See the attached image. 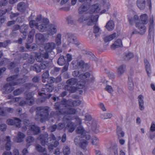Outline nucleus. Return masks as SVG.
Instances as JSON below:
<instances>
[{"mask_svg": "<svg viewBox=\"0 0 155 155\" xmlns=\"http://www.w3.org/2000/svg\"><path fill=\"white\" fill-rule=\"evenodd\" d=\"M86 84L85 80L80 81L77 84V88L78 89H82L85 87Z\"/></svg>", "mask_w": 155, "mask_h": 155, "instance_id": "obj_38", "label": "nucleus"}, {"mask_svg": "<svg viewBox=\"0 0 155 155\" xmlns=\"http://www.w3.org/2000/svg\"><path fill=\"white\" fill-rule=\"evenodd\" d=\"M91 129L95 133L97 134L99 133V126L97 125L96 121H93L92 123Z\"/></svg>", "mask_w": 155, "mask_h": 155, "instance_id": "obj_32", "label": "nucleus"}, {"mask_svg": "<svg viewBox=\"0 0 155 155\" xmlns=\"http://www.w3.org/2000/svg\"><path fill=\"white\" fill-rule=\"evenodd\" d=\"M17 74L14 75L7 78V81H11V82H13L15 81L16 79L18 78Z\"/></svg>", "mask_w": 155, "mask_h": 155, "instance_id": "obj_52", "label": "nucleus"}, {"mask_svg": "<svg viewBox=\"0 0 155 155\" xmlns=\"http://www.w3.org/2000/svg\"><path fill=\"white\" fill-rule=\"evenodd\" d=\"M138 102L140 109L142 110L144 109L143 97L141 95H140L138 97Z\"/></svg>", "mask_w": 155, "mask_h": 155, "instance_id": "obj_28", "label": "nucleus"}, {"mask_svg": "<svg viewBox=\"0 0 155 155\" xmlns=\"http://www.w3.org/2000/svg\"><path fill=\"white\" fill-rule=\"evenodd\" d=\"M81 103V101L79 100H77L74 101L73 102H71V104L73 105L74 106H77L80 105Z\"/></svg>", "mask_w": 155, "mask_h": 155, "instance_id": "obj_62", "label": "nucleus"}, {"mask_svg": "<svg viewBox=\"0 0 155 155\" xmlns=\"http://www.w3.org/2000/svg\"><path fill=\"white\" fill-rule=\"evenodd\" d=\"M116 36V33H114L112 35L105 37L104 38V40L106 42H108L115 38Z\"/></svg>", "mask_w": 155, "mask_h": 155, "instance_id": "obj_35", "label": "nucleus"}, {"mask_svg": "<svg viewBox=\"0 0 155 155\" xmlns=\"http://www.w3.org/2000/svg\"><path fill=\"white\" fill-rule=\"evenodd\" d=\"M12 82H10L5 84L2 89L3 93L5 94H8L12 92L14 90V88L12 86Z\"/></svg>", "mask_w": 155, "mask_h": 155, "instance_id": "obj_15", "label": "nucleus"}, {"mask_svg": "<svg viewBox=\"0 0 155 155\" xmlns=\"http://www.w3.org/2000/svg\"><path fill=\"white\" fill-rule=\"evenodd\" d=\"M61 35L60 33L58 34L55 37V41L57 45H60L61 44Z\"/></svg>", "mask_w": 155, "mask_h": 155, "instance_id": "obj_39", "label": "nucleus"}, {"mask_svg": "<svg viewBox=\"0 0 155 155\" xmlns=\"http://www.w3.org/2000/svg\"><path fill=\"white\" fill-rule=\"evenodd\" d=\"M91 3H84L78 8V12L79 14L87 13V12L91 6Z\"/></svg>", "mask_w": 155, "mask_h": 155, "instance_id": "obj_14", "label": "nucleus"}, {"mask_svg": "<svg viewBox=\"0 0 155 155\" xmlns=\"http://www.w3.org/2000/svg\"><path fill=\"white\" fill-rule=\"evenodd\" d=\"M48 34L52 35L55 34L57 32V26L51 24L48 25Z\"/></svg>", "mask_w": 155, "mask_h": 155, "instance_id": "obj_18", "label": "nucleus"}, {"mask_svg": "<svg viewBox=\"0 0 155 155\" xmlns=\"http://www.w3.org/2000/svg\"><path fill=\"white\" fill-rule=\"evenodd\" d=\"M100 10V8L98 4H96L92 6V7L90 10L89 13L91 14L94 12L98 13Z\"/></svg>", "mask_w": 155, "mask_h": 155, "instance_id": "obj_24", "label": "nucleus"}, {"mask_svg": "<svg viewBox=\"0 0 155 155\" xmlns=\"http://www.w3.org/2000/svg\"><path fill=\"white\" fill-rule=\"evenodd\" d=\"M140 21L141 24L143 25L147 24L149 21V34L147 42L148 44L153 43L154 44V23L153 17H150L149 20L148 16L146 14H143L140 16Z\"/></svg>", "mask_w": 155, "mask_h": 155, "instance_id": "obj_1", "label": "nucleus"}, {"mask_svg": "<svg viewBox=\"0 0 155 155\" xmlns=\"http://www.w3.org/2000/svg\"><path fill=\"white\" fill-rule=\"evenodd\" d=\"M88 142L85 140H81V143L79 145L81 147L84 148L87 145Z\"/></svg>", "mask_w": 155, "mask_h": 155, "instance_id": "obj_58", "label": "nucleus"}, {"mask_svg": "<svg viewBox=\"0 0 155 155\" xmlns=\"http://www.w3.org/2000/svg\"><path fill=\"white\" fill-rule=\"evenodd\" d=\"M29 130L28 131V135H37L40 132V128L35 125H32L28 128Z\"/></svg>", "mask_w": 155, "mask_h": 155, "instance_id": "obj_13", "label": "nucleus"}, {"mask_svg": "<svg viewBox=\"0 0 155 155\" xmlns=\"http://www.w3.org/2000/svg\"><path fill=\"white\" fill-rule=\"evenodd\" d=\"M91 143L94 145L97 146L99 143V140L95 136H93L91 137Z\"/></svg>", "mask_w": 155, "mask_h": 155, "instance_id": "obj_44", "label": "nucleus"}, {"mask_svg": "<svg viewBox=\"0 0 155 155\" xmlns=\"http://www.w3.org/2000/svg\"><path fill=\"white\" fill-rule=\"evenodd\" d=\"M128 88L129 90L133 91L134 88V85L133 82V80L131 78H128Z\"/></svg>", "mask_w": 155, "mask_h": 155, "instance_id": "obj_49", "label": "nucleus"}, {"mask_svg": "<svg viewBox=\"0 0 155 155\" xmlns=\"http://www.w3.org/2000/svg\"><path fill=\"white\" fill-rule=\"evenodd\" d=\"M23 91L22 88H18L13 91V94L15 96L18 95L22 93Z\"/></svg>", "mask_w": 155, "mask_h": 155, "instance_id": "obj_57", "label": "nucleus"}, {"mask_svg": "<svg viewBox=\"0 0 155 155\" xmlns=\"http://www.w3.org/2000/svg\"><path fill=\"white\" fill-rule=\"evenodd\" d=\"M26 101L27 105H31L34 104L35 100L34 99H26Z\"/></svg>", "mask_w": 155, "mask_h": 155, "instance_id": "obj_60", "label": "nucleus"}, {"mask_svg": "<svg viewBox=\"0 0 155 155\" xmlns=\"http://www.w3.org/2000/svg\"><path fill=\"white\" fill-rule=\"evenodd\" d=\"M63 153L64 155H68L71 153L70 148L67 146H64L63 148Z\"/></svg>", "mask_w": 155, "mask_h": 155, "instance_id": "obj_46", "label": "nucleus"}, {"mask_svg": "<svg viewBox=\"0 0 155 155\" xmlns=\"http://www.w3.org/2000/svg\"><path fill=\"white\" fill-rule=\"evenodd\" d=\"M126 70V65L125 64H122L119 66L117 69V76L120 77L125 72Z\"/></svg>", "mask_w": 155, "mask_h": 155, "instance_id": "obj_16", "label": "nucleus"}, {"mask_svg": "<svg viewBox=\"0 0 155 155\" xmlns=\"http://www.w3.org/2000/svg\"><path fill=\"white\" fill-rule=\"evenodd\" d=\"M71 64L73 66V67L75 68H81L82 71L86 70V67L87 66V65L84 64V62L82 60L78 62L77 60H74L72 62Z\"/></svg>", "mask_w": 155, "mask_h": 155, "instance_id": "obj_10", "label": "nucleus"}, {"mask_svg": "<svg viewBox=\"0 0 155 155\" xmlns=\"http://www.w3.org/2000/svg\"><path fill=\"white\" fill-rule=\"evenodd\" d=\"M35 29H32L29 32L28 35V44H30L32 42L33 39V36L35 33Z\"/></svg>", "mask_w": 155, "mask_h": 155, "instance_id": "obj_31", "label": "nucleus"}, {"mask_svg": "<svg viewBox=\"0 0 155 155\" xmlns=\"http://www.w3.org/2000/svg\"><path fill=\"white\" fill-rule=\"evenodd\" d=\"M7 142L5 144V147L6 150H9L11 149V139L10 137L8 136H7L6 137V140H5Z\"/></svg>", "mask_w": 155, "mask_h": 155, "instance_id": "obj_41", "label": "nucleus"}, {"mask_svg": "<svg viewBox=\"0 0 155 155\" xmlns=\"http://www.w3.org/2000/svg\"><path fill=\"white\" fill-rule=\"evenodd\" d=\"M56 47V44L52 42L47 43L45 44V49L47 52H51Z\"/></svg>", "mask_w": 155, "mask_h": 155, "instance_id": "obj_17", "label": "nucleus"}, {"mask_svg": "<svg viewBox=\"0 0 155 155\" xmlns=\"http://www.w3.org/2000/svg\"><path fill=\"white\" fill-rule=\"evenodd\" d=\"M70 103V101L63 99L61 103H56L54 105V108L55 110H58V111L60 110L61 109H66L67 108L71 106Z\"/></svg>", "mask_w": 155, "mask_h": 155, "instance_id": "obj_7", "label": "nucleus"}, {"mask_svg": "<svg viewBox=\"0 0 155 155\" xmlns=\"http://www.w3.org/2000/svg\"><path fill=\"white\" fill-rule=\"evenodd\" d=\"M53 87L51 85L48 84H47L45 88H43L41 89V91L43 92L42 93L38 92V94L40 96L45 95L41 99H40V101L42 103L44 102L46 98H49L52 95L51 94H45L46 92H51L53 90Z\"/></svg>", "mask_w": 155, "mask_h": 155, "instance_id": "obj_6", "label": "nucleus"}, {"mask_svg": "<svg viewBox=\"0 0 155 155\" xmlns=\"http://www.w3.org/2000/svg\"><path fill=\"white\" fill-rule=\"evenodd\" d=\"M64 88L65 90L69 91L72 93L75 92L77 89L76 87H75L72 86L69 84L65 85L64 86Z\"/></svg>", "mask_w": 155, "mask_h": 155, "instance_id": "obj_33", "label": "nucleus"}, {"mask_svg": "<svg viewBox=\"0 0 155 155\" xmlns=\"http://www.w3.org/2000/svg\"><path fill=\"white\" fill-rule=\"evenodd\" d=\"M21 120L19 118L15 117L13 119H8L7 120V124L9 125H15L17 127L19 128L21 126Z\"/></svg>", "mask_w": 155, "mask_h": 155, "instance_id": "obj_12", "label": "nucleus"}, {"mask_svg": "<svg viewBox=\"0 0 155 155\" xmlns=\"http://www.w3.org/2000/svg\"><path fill=\"white\" fill-rule=\"evenodd\" d=\"M76 132L77 134L80 135L81 138H84L85 131L83 127L81 125L78 127L76 130Z\"/></svg>", "mask_w": 155, "mask_h": 155, "instance_id": "obj_21", "label": "nucleus"}, {"mask_svg": "<svg viewBox=\"0 0 155 155\" xmlns=\"http://www.w3.org/2000/svg\"><path fill=\"white\" fill-rule=\"evenodd\" d=\"M48 20L46 18L44 19L41 24L38 25L37 29L41 32L46 31L48 30Z\"/></svg>", "mask_w": 155, "mask_h": 155, "instance_id": "obj_11", "label": "nucleus"}, {"mask_svg": "<svg viewBox=\"0 0 155 155\" xmlns=\"http://www.w3.org/2000/svg\"><path fill=\"white\" fill-rule=\"evenodd\" d=\"M25 80L24 78H21L16 79L15 82H12V85L13 86L18 85L20 84L23 83L25 82Z\"/></svg>", "mask_w": 155, "mask_h": 155, "instance_id": "obj_47", "label": "nucleus"}, {"mask_svg": "<svg viewBox=\"0 0 155 155\" xmlns=\"http://www.w3.org/2000/svg\"><path fill=\"white\" fill-rule=\"evenodd\" d=\"M134 56L133 53L129 52H127L123 54V58L125 61H127L132 58Z\"/></svg>", "mask_w": 155, "mask_h": 155, "instance_id": "obj_23", "label": "nucleus"}, {"mask_svg": "<svg viewBox=\"0 0 155 155\" xmlns=\"http://www.w3.org/2000/svg\"><path fill=\"white\" fill-rule=\"evenodd\" d=\"M99 15H96L95 16L91 15L86 16L82 14H79L78 21L80 23H82L85 21H87V25L89 26L92 25L97 23V21Z\"/></svg>", "mask_w": 155, "mask_h": 155, "instance_id": "obj_4", "label": "nucleus"}, {"mask_svg": "<svg viewBox=\"0 0 155 155\" xmlns=\"http://www.w3.org/2000/svg\"><path fill=\"white\" fill-rule=\"evenodd\" d=\"M35 140L34 138L31 136H28L26 139V142L28 143H30L34 142Z\"/></svg>", "mask_w": 155, "mask_h": 155, "instance_id": "obj_63", "label": "nucleus"}, {"mask_svg": "<svg viewBox=\"0 0 155 155\" xmlns=\"http://www.w3.org/2000/svg\"><path fill=\"white\" fill-rule=\"evenodd\" d=\"M35 57L37 61L40 62L43 61V59L41 54L37 53L36 54Z\"/></svg>", "mask_w": 155, "mask_h": 155, "instance_id": "obj_54", "label": "nucleus"}, {"mask_svg": "<svg viewBox=\"0 0 155 155\" xmlns=\"http://www.w3.org/2000/svg\"><path fill=\"white\" fill-rule=\"evenodd\" d=\"M35 38L37 40H38L42 43H44L45 40L44 36L41 33L36 34L35 35Z\"/></svg>", "mask_w": 155, "mask_h": 155, "instance_id": "obj_34", "label": "nucleus"}, {"mask_svg": "<svg viewBox=\"0 0 155 155\" xmlns=\"http://www.w3.org/2000/svg\"><path fill=\"white\" fill-rule=\"evenodd\" d=\"M66 37L68 42L74 44L78 47L80 44V42L77 40L76 37L73 34L68 33L66 35Z\"/></svg>", "mask_w": 155, "mask_h": 155, "instance_id": "obj_9", "label": "nucleus"}, {"mask_svg": "<svg viewBox=\"0 0 155 155\" xmlns=\"http://www.w3.org/2000/svg\"><path fill=\"white\" fill-rule=\"evenodd\" d=\"M106 28L109 31L112 30L114 27V21L111 20L109 21L106 25Z\"/></svg>", "mask_w": 155, "mask_h": 155, "instance_id": "obj_29", "label": "nucleus"}, {"mask_svg": "<svg viewBox=\"0 0 155 155\" xmlns=\"http://www.w3.org/2000/svg\"><path fill=\"white\" fill-rule=\"evenodd\" d=\"M63 119L65 122L68 123L66 127L68 129V132L70 133L72 132L75 129V126L74 123L71 121V117L70 116L65 115Z\"/></svg>", "mask_w": 155, "mask_h": 155, "instance_id": "obj_8", "label": "nucleus"}, {"mask_svg": "<svg viewBox=\"0 0 155 155\" xmlns=\"http://www.w3.org/2000/svg\"><path fill=\"white\" fill-rule=\"evenodd\" d=\"M38 25V24L36 23L35 20H31L29 22V25L31 28H33L35 26L36 28H37Z\"/></svg>", "mask_w": 155, "mask_h": 155, "instance_id": "obj_55", "label": "nucleus"}, {"mask_svg": "<svg viewBox=\"0 0 155 155\" xmlns=\"http://www.w3.org/2000/svg\"><path fill=\"white\" fill-rule=\"evenodd\" d=\"M49 65V62L48 61H43L40 64L41 70L45 69Z\"/></svg>", "mask_w": 155, "mask_h": 155, "instance_id": "obj_51", "label": "nucleus"}, {"mask_svg": "<svg viewBox=\"0 0 155 155\" xmlns=\"http://www.w3.org/2000/svg\"><path fill=\"white\" fill-rule=\"evenodd\" d=\"M86 56L91 60H96V57L91 52H88L86 53Z\"/></svg>", "mask_w": 155, "mask_h": 155, "instance_id": "obj_50", "label": "nucleus"}, {"mask_svg": "<svg viewBox=\"0 0 155 155\" xmlns=\"http://www.w3.org/2000/svg\"><path fill=\"white\" fill-rule=\"evenodd\" d=\"M36 114L35 119L42 122L48 119L49 113V107H38L36 108Z\"/></svg>", "mask_w": 155, "mask_h": 155, "instance_id": "obj_3", "label": "nucleus"}, {"mask_svg": "<svg viewBox=\"0 0 155 155\" xmlns=\"http://www.w3.org/2000/svg\"><path fill=\"white\" fill-rule=\"evenodd\" d=\"M65 124L64 123H60L58 124L57 126V129L58 130H61L64 128Z\"/></svg>", "mask_w": 155, "mask_h": 155, "instance_id": "obj_59", "label": "nucleus"}, {"mask_svg": "<svg viewBox=\"0 0 155 155\" xmlns=\"http://www.w3.org/2000/svg\"><path fill=\"white\" fill-rule=\"evenodd\" d=\"M25 135L21 132H18V137H17V142L20 143L23 141V139L25 137Z\"/></svg>", "mask_w": 155, "mask_h": 155, "instance_id": "obj_36", "label": "nucleus"}, {"mask_svg": "<svg viewBox=\"0 0 155 155\" xmlns=\"http://www.w3.org/2000/svg\"><path fill=\"white\" fill-rule=\"evenodd\" d=\"M36 149L39 152L42 153L43 154L44 153H46V150L45 148L41 146L39 144H37L35 147Z\"/></svg>", "mask_w": 155, "mask_h": 155, "instance_id": "obj_37", "label": "nucleus"}, {"mask_svg": "<svg viewBox=\"0 0 155 155\" xmlns=\"http://www.w3.org/2000/svg\"><path fill=\"white\" fill-rule=\"evenodd\" d=\"M146 71L148 76H150L151 74V67L149 62L146 59L144 60Z\"/></svg>", "mask_w": 155, "mask_h": 155, "instance_id": "obj_20", "label": "nucleus"}, {"mask_svg": "<svg viewBox=\"0 0 155 155\" xmlns=\"http://www.w3.org/2000/svg\"><path fill=\"white\" fill-rule=\"evenodd\" d=\"M48 134L45 133L40 135L37 139L40 140L41 143L43 146L48 145V149L51 151L53 149L54 147L53 144L52 143L53 141L55 140L56 137L53 134L50 135L49 137H48Z\"/></svg>", "mask_w": 155, "mask_h": 155, "instance_id": "obj_2", "label": "nucleus"}, {"mask_svg": "<svg viewBox=\"0 0 155 155\" xmlns=\"http://www.w3.org/2000/svg\"><path fill=\"white\" fill-rule=\"evenodd\" d=\"M57 63L58 65L61 66L64 65L66 63V60L64 58V56H60L58 60Z\"/></svg>", "mask_w": 155, "mask_h": 155, "instance_id": "obj_45", "label": "nucleus"}, {"mask_svg": "<svg viewBox=\"0 0 155 155\" xmlns=\"http://www.w3.org/2000/svg\"><path fill=\"white\" fill-rule=\"evenodd\" d=\"M117 134L119 138L123 137L124 135V133L122 130L121 128L120 127L117 126Z\"/></svg>", "mask_w": 155, "mask_h": 155, "instance_id": "obj_40", "label": "nucleus"}, {"mask_svg": "<svg viewBox=\"0 0 155 155\" xmlns=\"http://www.w3.org/2000/svg\"><path fill=\"white\" fill-rule=\"evenodd\" d=\"M145 0H137L136 4L137 7L140 10L143 9L145 7Z\"/></svg>", "mask_w": 155, "mask_h": 155, "instance_id": "obj_26", "label": "nucleus"}, {"mask_svg": "<svg viewBox=\"0 0 155 155\" xmlns=\"http://www.w3.org/2000/svg\"><path fill=\"white\" fill-rule=\"evenodd\" d=\"M81 141V140H80V138L79 136L76 137L74 139V142L75 144L78 146H79Z\"/></svg>", "mask_w": 155, "mask_h": 155, "instance_id": "obj_61", "label": "nucleus"}, {"mask_svg": "<svg viewBox=\"0 0 155 155\" xmlns=\"http://www.w3.org/2000/svg\"><path fill=\"white\" fill-rule=\"evenodd\" d=\"M7 129V125L5 124H0V130L2 131H5Z\"/></svg>", "mask_w": 155, "mask_h": 155, "instance_id": "obj_64", "label": "nucleus"}, {"mask_svg": "<svg viewBox=\"0 0 155 155\" xmlns=\"http://www.w3.org/2000/svg\"><path fill=\"white\" fill-rule=\"evenodd\" d=\"M133 16H130L128 18V21L130 24L133 25L135 23L136 21V15L135 12L133 13Z\"/></svg>", "mask_w": 155, "mask_h": 155, "instance_id": "obj_42", "label": "nucleus"}, {"mask_svg": "<svg viewBox=\"0 0 155 155\" xmlns=\"http://www.w3.org/2000/svg\"><path fill=\"white\" fill-rule=\"evenodd\" d=\"M112 114L110 113H103L101 115V118L103 119L110 118L112 117Z\"/></svg>", "mask_w": 155, "mask_h": 155, "instance_id": "obj_48", "label": "nucleus"}, {"mask_svg": "<svg viewBox=\"0 0 155 155\" xmlns=\"http://www.w3.org/2000/svg\"><path fill=\"white\" fill-rule=\"evenodd\" d=\"M78 80L75 78H71L68 80L66 81L67 84H69L73 86L77 82Z\"/></svg>", "mask_w": 155, "mask_h": 155, "instance_id": "obj_43", "label": "nucleus"}, {"mask_svg": "<svg viewBox=\"0 0 155 155\" xmlns=\"http://www.w3.org/2000/svg\"><path fill=\"white\" fill-rule=\"evenodd\" d=\"M28 26L26 24H23L20 26V31L23 33L25 38L27 34V30L28 29Z\"/></svg>", "mask_w": 155, "mask_h": 155, "instance_id": "obj_25", "label": "nucleus"}, {"mask_svg": "<svg viewBox=\"0 0 155 155\" xmlns=\"http://www.w3.org/2000/svg\"><path fill=\"white\" fill-rule=\"evenodd\" d=\"M27 5L23 2L19 3L17 5L18 10L21 12H24L26 9Z\"/></svg>", "mask_w": 155, "mask_h": 155, "instance_id": "obj_22", "label": "nucleus"}, {"mask_svg": "<svg viewBox=\"0 0 155 155\" xmlns=\"http://www.w3.org/2000/svg\"><path fill=\"white\" fill-rule=\"evenodd\" d=\"M70 106L68 107L67 110L66 109H61L60 110L57 111L55 113L54 111H51L50 113L51 117H54L55 118H56L57 117L61 114H74L76 112V110L73 108H70Z\"/></svg>", "mask_w": 155, "mask_h": 155, "instance_id": "obj_5", "label": "nucleus"}, {"mask_svg": "<svg viewBox=\"0 0 155 155\" xmlns=\"http://www.w3.org/2000/svg\"><path fill=\"white\" fill-rule=\"evenodd\" d=\"M144 25L141 24H137L136 23V27H137L139 30L138 32L141 35H143L146 32L147 28Z\"/></svg>", "mask_w": 155, "mask_h": 155, "instance_id": "obj_19", "label": "nucleus"}, {"mask_svg": "<svg viewBox=\"0 0 155 155\" xmlns=\"http://www.w3.org/2000/svg\"><path fill=\"white\" fill-rule=\"evenodd\" d=\"M10 43V41L8 40H6L3 42H0V47L5 48Z\"/></svg>", "mask_w": 155, "mask_h": 155, "instance_id": "obj_56", "label": "nucleus"}, {"mask_svg": "<svg viewBox=\"0 0 155 155\" xmlns=\"http://www.w3.org/2000/svg\"><path fill=\"white\" fill-rule=\"evenodd\" d=\"M90 76V74L88 72L85 73L80 74L78 76V78L82 80V81H85L87 80V78H89Z\"/></svg>", "mask_w": 155, "mask_h": 155, "instance_id": "obj_30", "label": "nucleus"}, {"mask_svg": "<svg viewBox=\"0 0 155 155\" xmlns=\"http://www.w3.org/2000/svg\"><path fill=\"white\" fill-rule=\"evenodd\" d=\"M122 45V43L121 40L118 39L111 45V49L114 50L116 48L121 47Z\"/></svg>", "mask_w": 155, "mask_h": 155, "instance_id": "obj_27", "label": "nucleus"}, {"mask_svg": "<svg viewBox=\"0 0 155 155\" xmlns=\"http://www.w3.org/2000/svg\"><path fill=\"white\" fill-rule=\"evenodd\" d=\"M31 68L37 72H40L41 70L40 65H38L37 64H35L33 66L31 67Z\"/></svg>", "mask_w": 155, "mask_h": 155, "instance_id": "obj_53", "label": "nucleus"}]
</instances>
